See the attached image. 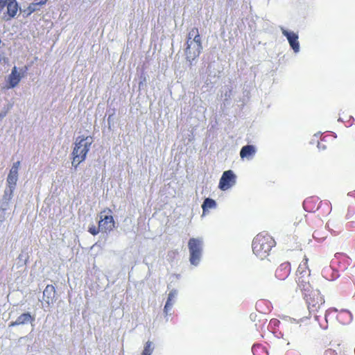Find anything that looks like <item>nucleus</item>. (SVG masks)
<instances>
[{
  "mask_svg": "<svg viewBox=\"0 0 355 355\" xmlns=\"http://www.w3.org/2000/svg\"><path fill=\"white\" fill-rule=\"evenodd\" d=\"M6 115V112L0 113V119H3Z\"/></svg>",
  "mask_w": 355,
  "mask_h": 355,
  "instance_id": "29",
  "label": "nucleus"
},
{
  "mask_svg": "<svg viewBox=\"0 0 355 355\" xmlns=\"http://www.w3.org/2000/svg\"><path fill=\"white\" fill-rule=\"evenodd\" d=\"M305 276H307L306 277H309L308 275H297V278L296 280L298 286L302 290V291L304 292V293L309 292L310 290L312 289L309 283V280L306 279Z\"/></svg>",
  "mask_w": 355,
  "mask_h": 355,
  "instance_id": "15",
  "label": "nucleus"
},
{
  "mask_svg": "<svg viewBox=\"0 0 355 355\" xmlns=\"http://www.w3.org/2000/svg\"><path fill=\"white\" fill-rule=\"evenodd\" d=\"M216 206V203L214 200L209 198H206L202 205L203 213H205L208 209L215 208Z\"/></svg>",
  "mask_w": 355,
  "mask_h": 355,
  "instance_id": "20",
  "label": "nucleus"
},
{
  "mask_svg": "<svg viewBox=\"0 0 355 355\" xmlns=\"http://www.w3.org/2000/svg\"><path fill=\"white\" fill-rule=\"evenodd\" d=\"M187 46L184 50L187 61L189 63V67L193 65V61L199 56L202 49L201 42H196V41L186 43Z\"/></svg>",
  "mask_w": 355,
  "mask_h": 355,
  "instance_id": "5",
  "label": "nucleus"
},
{
  "mask_svg": "<svg viewBox=\"0 0 355 355\" xmlns=\"http://www.w3.org/2000/svg\"><path fill=\"white\" fill-rule=\"evenodd\" d=\"M18 180V173L12 171H10V173L7 178V189L14 191Z\"/></svg>",
  "mask_w": 355,
  "mask_h": 355,
  "instance_id": "16",
  "label": "nucleus"
},
{
  "mask_svg": "<svg viewBox=\"0 0 355 355\" xmlns=\"http://www.w3.org/2000/svg\"><path fill=\"white\" fill-rule=\"evenodd\" d=\"M55 290L53 285H47L43 291V300L48 304H53L55 300Z\"/></svg>",
  "mask_w": 355,
  "mask_h": 355,
  "instance_id": "12",
  "label": "nucleus"
},
{
  "mask_svg": "<svg viewBox=\"0 0 355 355\" xmlns=\"http://www.w3.org/2000/svg\"><path fill=\"white\" fill-rule=\"evenodd\" d=\"M35 321V315H31V313H24L19 315L15 321H12L10 323L9 327H14L17 325H26L28 324H31L33 327V323ZM33 328L32 329V330Z\"/></svg>",
  "mask_w": 355,
  "mask_h": 355,
  "instance_id": "8",
  "label": "nucleus"
},
{
  "mask_svg": "<svg viewBox=\"0 0 355 355\" xmlns=\"http://www.w3.org/2000/svg\"><path fill=\"white\" fill-rule=\"evenodd\" d=\"M105 212V211L101 213L100 220L98 222L99 229H101V232H110L114 227V221L111 215H104Z\"/></svg>",
  "mask_w": 355,
  "mask_h": 355,
  "instance_id": "7",
  "label": "nucleus"
},
{
  "mask_svg": "<svg viewBox=\"0 0 355 355\" xmlns=\"http://www.w3.org/2000/svg\"><path fill=\"white\" fill-rule=\"evenodd\" d=\"M282 34L286 37L291 47L293 49L295 53H297L300 51V44L298 42V35L294 32H290L281 28Z\"/></svg>",
  "mask_w": 355,
  "mask_h": 355,
  "instance_id": "10",
  "label": "nucleus"
},
{
  "mask_svg": "<svg viewBox=\"0 0 355 355\" xmlns=\"http://www.w3.org/2000/svg\"><path fill=\"white\" fill-rule=\"evenodd\" d=\"M78 164H78V162H75L74 165H73V166L75 167V168H76L77 166H78Z\"/></svg>",
  "mask_w": 355,
  "mask_h": 355,
  "instance_id": "30",
  "label": "nucleus"
},
{
  "mask_svg": "<svg viewBox=\"0 0 355 355\" xmlns=\"http://www.w3.org/2000/svg\"><path fill=\"white\" fill-rule=\"evenodd\" d=\"M6 14L8 15V17H4V19L6 20H9L11 18L15 17L19 8L17 0H8L6 3Z\"/></svg>",
  "mask_w": 355,
  "mask_h": 355,
  "instance_id": "11",
  "label": "nucleus"
},
{
  "mask_svg": "<svg viewBox=\"0 0 355 355\" xmlns=\"http://www.w3.org/2000/svg\"><path fill=\"white\" fill-rule=\"evenodd\" d=\"M176 291H172L168 294V297L164 306V311L167 313L168 311L171 308L173 304L175 302L174 298L175 297Z\"/></svg>",
  "mask_w": 355,
  "mask_h": 355,
  "instance_id": "19",
  "label": "nucleus"
},
{
  "mask_svg": "<svg viewBox=\"0 0 355 355\" xmlns=\"http://www.w3.org/2000/svg\"><path fill=\"white\" fill-rule=\"evenodd\" d=\"M19 166H20V162L17 161L13 164L10 171H15V172L18 173V169H19Z\"/></svg>",
  "mask_w": 355,
  "mask_h": 355,
  "instance_id": "24",
  "label": "nucleus"
},
{
  "mask_svg": "<svg viewBox=\"0 0 355 355\" xmlns=\"http://www.w3.org/2000/svg\"><path fill=\"white\" fill-rule=\"evenodd\" d=\"M188 247L190 254V263L191 265L196 266L199 264L202 257L203 241L201 239L192 238L189 241Z\"/></svg>",
  "mask_w": 355,
  "mask_h": 355,
  "instance_id": "4",
  "label": "nucleus"
},
{
  "mask_svg": "<svg viewBox=\"0 0 355 355\" xmlns=\"http://www.w3.org/2000/svg\"><path fill=\"white\" fill-rule=\"evenodd\" d=\"M28 12V15H31V13L35 12L36 10H38L37 7L36 6V5L33 2L32 3H31L29 5V6L27 8Z\"/></svg>",
  "mask_w": 355,
  "mask_h": 355,
  "instance_id": "23",
  "label": "nucleus"
},
{
  "mask_svg": "<svg viewBox=\"0 0 355 355\" xmlns=\"http://www.w3.org/2000/svg\"><path fill=\"white\" fill-rule=\"evenodd\" d=\"M236 178L232 171H225L220 179L218 187L223 191L227 190L236 184Z\"/></svg>",
  "mask_w": 355,
  "mask_h": 355,
  "instance_id": "6",
  "label": "nucleus"
},
{
  "mask_svg": "<svg viewBox=\"0 0 355 355\" xmlns=\"http://www.w3.org/2000/svg\"><path fill=\"white\" fill-rule=\"evenodd\" d=\"M324 355H337V354L335 351L329 349L324 352Z\"/></svg>",
  "mask_w": 355,
  "mask_h": 355,
  "instance_id": "27",
  "label": "nucleus"
},
{
  "mask_svg": "<svg viewBox=\"0 0 355 355\" xmlns=\"http://www.w3.org/2000/svg\"><path fill=\"white\" fill-rule=\"evenodd\" d=\"M342 313L348 315L349 322L352 320V313L349 311H343Z\"/></svg>",
  "mask_w": 355,
  "mask_h": 355,
  "instance_id": "28",
  "label": "nucleus"
},
{
  "mask_svg": "<svg viewBox=\"0 0 355 355\" xmlns=\"http://www.w3.org/2000/svg\"><path fill=\"white\" fill-rule=\"evenodd\" d=\"M88 231L92 235H96L101 231V229H99V227H96V226L92 225H90L89 227V230Z\"/></svg>",
  "mask_w": 355,
  "mask_h": 355,
  "instance_id": "22",
  "label": "nucleus"
},
{
  "mask_svg": "<svg viewBox=\"0 0 355 355\" xmlns=\"http://www.w3.org/2000/svg\"><path fill=\"white\" fill-rule=\"evenodd\" d=\"M14 191L6 189L0 200V218H4V212L9 209L10 202L13 196Z\"/></svg>",
  "mask_w": 355,
  "mask_h": 355,
  "instance_id": "9",
  "label": "nucleus"
},
{
  "mask_svg": "<svg viewBox=\"0 0 355 355\" xmlns=\"http://www.w3.org/2000/svg\"><path fill=\"white\" fill-rule=\"evenodd\" d=\"M92 143L93 139L91 137H78L76 138L72 152V165H74L75 162L80 164L85 159Z\"/></svg>",
  "mask_w": 355,
  "mask_h": 355,
  "instance_id": "2",
  "label": "nucleus"
},
{
  "mask_svg": "<svg viewBox=\"0 0 355 355\" xmlns=\"http://www.w3.org/2000/svg\"><path fill=\"white\" fill-rule=\"evenodd\" d=\"M307 262H308V259L306 257H305L304 259V261L300 264V266L297 268V275H308V276H309L310 271L308 269Z\"/></svg>",
  "mask_w": 355,
  "mask_h": 355,
  "instance_id": "18",
  "label": "nucleus"
},
{
  "mask_svg": "<svg viewBox=\"0 0 355 355\" xmlns=\"http://www.w3.org/2000/svg\"><path fill=\"white\" fill-rule=\"evenodd\" d=\"M20 73H18L16 67H14L12 69L11 73L8 76L9 87L13 88L18 85L21 80Z\"/></svg>",
  "mask_w": 355,
  "mask_h": 355,
  "instance_id": "14",
  "label": "nucleus"
},
{
  "mask_svg": "<svg viewBox=\"0 0 355 355\" xmlns=\"http://www.w3.org/2000/svg\"><path fill=\"white\" fill-rule=\"evenodd\" d=\"M256 153V148L252 145H246L241 148L240 156L241 158L251 159Z\"/></svg>",
  "mask_w": 355,
  "mask_h": 355,
  "instance_id": "13",
  "label": "nucleus"
},
{
  "mask_svg": "<svg viewBox=\"0 0 355 355\" xmlns=\"http://www.w3.org/2000/svg\"><path fill=\"white\" fill-rule=\"evenodd\" d=\"M274 239L267 234H259L253 239L252 248L254 254L261 259L266 258L275 245Z\"/></svg>",
  "mask_w": 355,
  "mask_h": 355,
  "instance_id": "1",
  "label": "nucleus"
},
{
  "mask_svg": "<svg viewBox=\"0 0 355 355\" xmlns=\"http://www.w3.org/2000/svg\"><path fill=\"white\" fill-rule=\"evenodd\" d=\"M47 0H34V3L37 7L38 6H43L46 3Z\"/></svg>",
  "mask_w": 355,
  "mask_h": 355,
  "instance_id": "25",
  "label": "nucleus"
},
{
  "mask_svg": "<svg viewBox=\"0 0 355 355\" xmlns=\"http://www.w3.org/2000/svg\"><path fill=\"white\" fill-rule=\"evenodd\" d=\"M196 41V42H201L200 36L199 35L198 29L196 28H192L187 35V42Z\"/></svg>",
  "mask_w": 355,
  "mask_h": 355,
  "instance_id": "17",
  "label": "nucleus"
},
{
  "mask_svg": "<svg viewBox=\"0 0 355 355\" xmlns=\"http://www.w3.org/2000/svg\"><path fill=\"white\" fill-rule=\"evenodd\" d=\"M304 298L306 302L310 313H315L319 311L324 303V300L321 296L318 290L311 289L309 292L304 293Z\"/></svg>",
  "mask_w": 355,
  "mask_h": 355,
  "instance_id": "3",
  "label": "nucleus"
},
{
  "mask_svg": "<svg viewBox=\"0 0 355 355\" xmlns=\"http://www.w3.org/2000/svg\"><path fill=\"white\" fill-rule=\"evenodd\" d=\"M7 1L8 0H0V12L6 7Z\"/></svg>",
  "mask_w": 355,
  "mask_h": 355,
  "instance_id": "26",
  "label": "nucleus"
},
{
  "mask_svg": "<svg viewBox=\"0 0 355 355\" xmlns=\"http://www.w3.org/2000/svg\"><path fill=\"white\" fill-rule=\"evenodd\" d=\"M153 351V343L150 341H148L144 346V349L141 353V355H151Z\"/></svg>",
  "mask_w": 355,
  "mask_h": 355,
  "instance_id": "21",
  "label": "nucleus"
}]
</instances>
